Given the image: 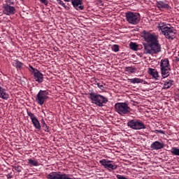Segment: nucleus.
I'll list each match as a JSON object with an SVG mask.
<instances>
[{
	"instance_id": "19",
	"label": "nucleus",
	"mask_w": 179,
	"mask_h": 179,
	"mask_svg": "<svg viewBox=\"0 0 179 179\" xmlns=\"http://www.w3.org/2000/svg\"><path fill=\"white\" fill-rule=\"evenodd\" d=\"M156 6L158 9H167V10H170V9H171L170 5H169V3H164L163 1H157Z\"/></svg>"
},
{
	"instance_id": "12",
	"label": "nucleus",
	"mask_w": 179,
	"mask_h": 179,
	"mask_svg": "<svg viewBox=\"0 0 179 179\" xmlns=\"http://www.w3.org/2000/svg\"><path fill=\"white\" fill-rule=\"evenodd\" d=\"M27 114L28 117H29L31 118V122H32L34 128H36V129H38V131H40V129H41V124H40V122L38 121V120L37 119V117H36L34 113H33L30 111H27Z\"/></svg>"
},
{
	"instance_id": "23",
	"label": "nucleus",
	"mask_w": 179,
	"mask_h": 179,
	"mask_svg": "<svg viewBox=\"0 0 179 179\" xmlns=\"http://www.w3.org/2000/svg\"><path fill=\"white\" fill-rule=\"evenodd\" d=\"M173 83H174V81L171 80L166 81L164 84L163 89H165V90L170 89V87L173 86Z\"/></svg>"
},
{
	"instance_id": "4",
	"label": "nucleus",
	"mask_w": 179,
	"mask_h": 179,
	"mask_svg": "<svg viewBox=\"0 0 179 179\" xmlns=\"http://www.w3.org/2000/svg\"><path fill=\"white\" fill-rule=\"evenodd\" d=\"M127 127L135 131H141V129H146L145 123L141 120L133 119L127 122Z\"/></svg>"
},
{
	"instance_id": "33",
	"label": "nucleus",
	"mask_w": 179,
	"mask_h": 179,
	"mask_svg": "<svg viewBox=\"0 0 179 179\" xmlns=\"http://www.w3.org/2000/svg\"><path fill=\"white\" fill-rule=\"evenodd\" d=\"M13 170H15V171H17V173H20V171H22V166H13Z\"/></svg>"
},
{
	"instance_id": "2",
	"label": "nucleus",
	"mask_w": 179,
	"mask_h": 179,
	"mask_svg": "<svg viewBox=\"0 0 179 179\" xmlns=\"http://www.w3.org/2000/svg\"><path fill=\"white\" fill-rule=\"evenodd\" d=\"M125 17L129 24L135 26L139 24V22H141V14L138 13L128 11L125 13Z\"/></svg>"
},
{
	"instance_id": "8",
	"label": "nucleus",
	"mask_w": 179,
	"mask_h": 179,
	"mask_svg": "<svg viewBox=\"0 0 179 179\" xmlns=\"http://www.w3.org/2000/svg\"><path fill=\"white\" fill-rule=\"evenodd\" d=\"M48 179H75L71 175L61 172H51L47 176Z\"/></svg>"
},
{
	"instance_id": "20",
	"label": "nucleus",
	"mask_w": 179,
	"mask_h": 179,
	"mask_svg": "<svg viewBox=\"0 0 179 179\" xmlns=\"http://www.w3.org/2000/svg\"><path fill=\"white\" fill-rule=\"evenodd\" d=\"M144 54H150L151 55H153L152 44L148 43L144 45Z\"/></svg>"
},
{
	"instance_id": "32",
	"label": "nucleus",
	"mask_w": 179,
	"mask_h": 179,
	"mask_svg": "<svg viewBox=\"0 0 179 179\" xmlns=\"http://www.w3.org/2000/svg\"><path fill=\"white\" fill-rule=\"evenodd\" d=\"M113 51H114V52H118V51H120L118 45H113Z\"/></svg>"
},
{
	"instance_id": "16",
	"label": "nucleus",
	"mask_w": 179,
	"mask_h": 179,
	"mask_svg": "<svg viewBox=\"0 0 179 179\" xmlns=\"http://www.w3.org/2000/svg\"><path fill=\"white\" fill-rule=\"evenodd\" d=\"M151 47H152V55L153 54H159V52H160V51H162V46L159 43V41H157L156 42L151 43Z\"/></svg>"
},
{
	"instance_id": "13",
	"label": "nucleus",
	"mask_w": 179,
	"mask_h": 179,
	"mask_svg": "<svg viewBox=\"0 0 179 179\" xmlns=\"http://www.w3.org/2000/svg\"><path fill=\"white\" fill-rule=\"evenodd\" d=\"M71 4L76 10H83L85 9L83 0H71Z\"/></svg>"
},
{
	"instance_id": "27",
	"label": "nucleus",
	"mask_w": 179,
	"mask_h": 179,
	"mask_svg": "<svg viewBox=\"0 0 179 179\" xmlns=\"http://www.w3.org/2000/svg\"><path fill=\"white\" fill-rule=\"evenodd\" d=\"M58 5H61V6H63V8H64V9H66V10H69V9H71L69 8V6H66V4H65V3L63 2L62 0H56Z\"/></svg>"
},
{
	"instance_id": "5",
	"label": "nucleus",
	"mask_w": 179,
	"mask_h": 179,
	"mask_svg": "<svg viewBox=\"0 0 179 179\" xmlns=\"http://www.w3.org/2000/svg\"><path fill=\"white\" fill-rule=\"evenodd\" d=\"M115 110L120 115H125L131 113V108L128 106L127 103H116L115 104Z\"/></svg>"
},
{
	"instance_id": "21",
	"label": "nucleus",
	"mask_w": 179,
	"mask_h": 179,
	"mask_svg": "<svg viewBox=\"0 0 179 179\" xmlns=\"http://www.w3.org/2000/svg\"><path fill=\"white\" fill-rule=\"evenodd\" d=\"M128 81L133 85H135V83H143V80L138 78H129L128 79Z\"/></svg>"
},
{
	"instance_id": "10",
	"label": "nucleus",
	"mask_w": 179,
	"mask_h": 179,
	"mask_svg": "<svg viewBox=\"0 0 179 179\" xmlns=\"http://www.w3.org/2000/svg\"><path fill=\"white\" fill-rule=\"evenodd\" d=\"M142 34V37L148 44H153V43H156L158 41V37L155 34H151L149 31H143Z\"/></svg>"
},
{
	"instance_id": "31",
	"label": "nucleus",
	"mask_w": 179,
	"mask_h": 179,
	"mask_svg": "<svg viewBox=\"0 0 179 179\" xmlns=\"http://www.w3.org/2000/svg\"><path fill=\"white\" fill-rule=\"evenodd\" d=\"M29 70L31 72V73H33V75H34V73H35L37 71H38V69H35L34 67H32V66L30 65V64H29Z\"/></svg>"
},
{
	"instance_id": "29",
	"label": "nucleus",
	"mask_w": 179,
	"mask_h": 179,
	"mask_svg": "<svg viewBox=\"0 0 179 179\" xmlns=\"http://www.w3.org/2000/svg\"><path fill=\"white\" fill-rule=\"evenodd\" d=\"M171 153L174 155V156H179V148H172Z\"/></svg>"
},
{
	"instance_id": "26",
	"label": "nucleus",
	"mask_w": 179,
	"mask_h": 179,
	"mask_svg": "<svg viewBox=\"0 0 179 179\" xmlns=\"http://www.w3.org/2000/svg\"><path fill=\"white\" fill-rule=\"evenodd\" d=\"M124 71L126 72H128L129 73H135V71H136V69L132 66H127L125 67Z\"/></svg>"
},
{
	"instance_id": "37",
	"label": "nucleus",
	"mask_w": 179,
	"mask_h": 179,
	"mask_svg": "<svg viewBox=\"0 0 179 179\" xmlns=\"http://www.w3.org/2000/svg\"><path fill=\"white\" fill-rule=\"evenodd\" d=\"M7 178L10 179V178H13V176H12V173H8L6 176Z\"/></svg>"
},
{
	"instance_id": "34",
	"label": "nucleus",
	"mask_w": 179,
	"mask_h": 179,
	"mask_svg": "<svg viewBox=\"0 0 179 179\" xmlns=\"http://www.w3.org/2000/svg\"><path fill=\"white\" fill-rule=\"evenodd\" d=\"M38 1H39V2H41V3H43L45 6H47V5H48V0H38Z\"/></svg>"
},
{
	"instance_id": "39",
	"label": "nucleus",
	"mask_w": 179,
	"mask_h": 179,
	"mask_svg": "<svg viewBox=\"0 0 179 179\" xmlns=\"http://www.w3.org/2000/svg\"><path fill=\"white\" fill-rule=\"evenodd\" d=\"M176 62H179V58L178 57H176Z\"/></svg>"
},
{
	"instance_id": "30",
	"label": "nucleus",
	"mask_w": 179,
	"mask_h": 179,
	"mask_svg": "<svg viewBox=\"0 0 179 179\" xmlns=\"http://www.w3.org/2000/svg\"><path fill=\"white\" fill-rule=\"evenodd\" d=\"M130 48L131 50H134V51H136V49L138 48V45L136 43H131Z\"/></svg>"
},
{
	"instance_id": "17",
	"label": "nucleus",
	"mask_w": 179,
	"mask_h": 179,
	"mask_svg": "<svg viewBox=\"0 0 179 179\" xmlns=\"http://www.w3.org/2000/svg\"><path fill=\"white\" fill-rule=\"evenodd\" d=\"M33 75L34 79L37 83H43V82H44V75H43L40 71L38 70V71Z\"/></svg>"
},
{
	"instance_id": "38",
	"label": "nucleus",
	"mask_w": 179,
	"mask_h": 179,
	"mask_svg": "<svg viewBox=\"0 0 179 179\" xmlns=\"http://www.w3.org/2000/svg\"><path fill=\"white\" fill-rule=\"evenodd\" d=\"M64 2H72V0H64Z\"/></svg>"
},
{
	"instance_id": "6",
	"label": "nucleus",
	"mask_w": 179,
	"mask_h": 179,
	"mask_svg": "<svg viewBox=\"0 0 179 179\" xmlns=\"http://www.w3.org/2000/svg\"><path fill=\"white\" fill-rule=\"evenodd\" d=\"M48 94H50L48 91L40 90L35 98L36 103L39 106H43L48 100Z\"/></svg>"
},
{
	"instance_id": "22",
	"label": "nucleus",
	"mask_w": 179,
	"mask_h": 179,
	"mask_svg": "<svg viewBox=\"0 0 179 179\" xmlns=\"http://www.w3.org/2000/svg\"><path fill=\"white\" fill-rule=\"evenodd\" d=\"M169 24H166V22H159L158 23V26L157 28L159 29V30H161L162 33L163 32V31L165 30V29H166V27H169Z\"/></svg>"
},
{
	"instance_id": "7",
	"label": "nucleus",
	"mask_w": 179,
	"mask_h": 179,
	"mask_svg": "<svg viewBox=\"0 0 179 179\" xmlns=\"http://www.w3.org/2000/svg\"><path fill=\"white\" fill-rule=\"evenodd\" d=\"M176 34L177 32L174 27H171L170 24L165 28V30L162 31V34H164L168 40H174Z\"/></svg>"
},
{
	"instance_id": "3",
	"label": "nucleus",
	"mask_w": 179,
	"mask_h": 179,
	"mask_svg": "<svg viewBox=\"0 0 179 179\" xmlns=\"http://www.w3.org/2000/svg\"><path fill=\"white\" fill-rule=\"evenodd\" d=\"M160 70L162 78H166L170 76V71L171 67L170 66V62L169 59H162L160 62Z\"/></svg>"
},
{
	"instance_id": "9",
	"label": "nucleus",
	"mask_w": 179,
	"mask_h": 179,
	"mask_svg": "<svg viewBox=\"0 0 179 179\" xmlns=\"http://www.w3.org/2000/svg\"><path fill=\"white\" fill-rule=\"evenodd\" d=\"M99 163L104 167V169L108 170V171H114V170H117V169H118V166H117L113 161L101 159L99 161Z\"/></svg>"
},
{
	"instance_id": "15",
	"label": "nucleus",
	"mask_w": 179,
	"mask_h": 179,
	"mask_svg": "<svg viewBox=\"0 0 179 179\" xmlns=\"http://www.w3.org/2000/svg\"><path fill=\"white\" fill-rule=\"evenodd\" d=\"M0 99L3 100L9 99V94L6 92V89L3 88V84L2 83H0Z\"/></svg>"
},
{
	"instance_id": "25",
	"label": "nucleus",
	"mask_w": 179,
	"mask_h": 179,
	"mask_svg": "<svg viewBox=\"0 0 179 179\" xmlns=\"http://www.w3.org/2000/svg\"><path fill=\"white\" fill-rule=\"evenodd\" d=\"M13 66L17 68V69H22V66H23V63L19 62L18 60H15L13 62Z\"/></svg>"
},
{
	"instance_id": "11",
	"label": "nucleus",
	"mask_w": 179,
	"mask_h": 179,
	"mask_svg": "<svg viewBox=\"0 0 179 179\" xmlns=\"http://www.w3.org/2000/svg\"><path fill=\"white\" fill-rule=\"evenodd\" d=\"M15 12H16V8L13 6H10L7 3L3 4V13L4 15L10 16V15H15Z\"/></svg>"
},
{
	"instance_id": "36",
	"label": "nucleus",
	"mask_w": 179,
	"mask_h": 179,
	"mask_svg": "<svg viewBox=\"0 0 179 179\" xmlns=\"http://www.w3.org/2000/svg\"><path fill=\"white\" fill-rule=\"evenodd\" d=\"M155 134H162V135H164L165 132L163 130H155Z\"/></svg>"
},
{
	"instance_id": "28",
	"label": "nucleus",
	"mask_w": 179,
	"mask_h": 179,
	"mask_svg": "<svg viewBox=\"0 0 179 179\" xmlns=\"http://www.w3.org/2000/svg\"><path fill=\"white\" fill-rule=\"evenodd\" d=\"M28 163L31 166H38V162H37V160H34V159H28Z\"/></svg>"
},
{
	"instance_id": "14",
	"label": "nucleus",
	"mask_w": 179,
	"mask_h": 179,
	"mask_svg": "<svg viewBox=\"0 0 179 179\" xmlns=\"http://www.w3.org/2000/svg\"><path fill=\"white\" fill-rule=\"evenodd\" d=\"M150 148L152 150H160V149L164 148V143L157 141L151 144Z\"/></svg>"
},
{
	"instance_id": "1",
	"label": "nucleus",
	"mask_w": 179,
	"mask_h": 179,
	"mask_svg": "<svg viewBox=\"0 0 179 179\" xmlns=\"http://www.w3.org/2000/svg\"><path fill=\"white\" fill-rule=\"evenodd\" d=\"M90 99L92 104H95V106H98V107H103L104 104H107L108 101V99L104 96L94 92L90 93Z\"/></svg>"
},
{
	"instance_id": "35",
	"label": "nucleus",
	"mask_w": 179,
	"mask_h": 179,
	"mask_svg": "<svg viewBox=\"0 0 179 179\" xmlns=\"http://www.w3.org/2000/svg\"><path fill=\"white\" fill-rule=\"evenodd\" d=\"M96 85L99 89H100L101 90H104V85H103V84L98 83Z\"/></svg>"
},
{
	"instance_id": "40",
	"label": "nucleus",
	"mask_w": 179,
	"mask_h": 179,
	"mask_svg": "<svg viewBox=\"0 0 179 179\" xmlns=\"http://www.w3.org/2000/svg\"><path fill=\"white\" fill-rule=\"evenodd\" d=\"M98 1H101V0H98Z\"/></svg>"
},
{
	"instance_id": "24",
	"label": "nucleus",
	"mask_w": 179,
	"mask_h": 179,
	"mask_svg": "<svg viewBox=\"0 0 179 179\" xmlns=\"http://www.w3.org/2000/svg\"><path fill=\"white\" fill-rule=\"evenodd\" d=\"M42 124V128H43L45 132H50V127L45 124V121H44V119H41V120Z\"/></svg>"
},
{
	"instance_id": "18",
	"label": "nucleus",
	"mask_w": 179,
	"mask_h": 179,
	"mask_svg": "<svg viewBox=\"0 0 179 179\" xmlns=\"http://www.w3.org/2000/svg\"><path fill=\"white\" fill-rule=\"evenodd\" d=\"M148 73L151 76H152L153 79H155V80H160V75H159V71L155 69L149 68L148 69Z\"/></svg>"
}]
</instances>
